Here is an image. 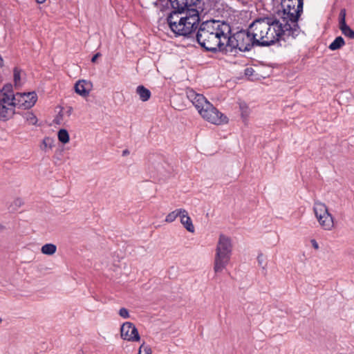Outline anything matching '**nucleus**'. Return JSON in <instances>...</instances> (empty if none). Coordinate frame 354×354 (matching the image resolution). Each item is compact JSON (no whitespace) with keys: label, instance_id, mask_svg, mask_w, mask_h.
<instances>
[{"label":"nucleus","instance_id":"c756f323","mask_svg":"<svg viewBox=\"0 0 354 354\" xmlns=\"http://www.w3.org/2000/svg\"><path fill=\"white\" fill-rule=\"evenodd\" d=\"M310 243L312 244V246L315 249V250H318L319 249V245L317 243V242L316 241L315 239H311L310 241Z\"/></svg>","mask_w":354,"mask_h":354},{"label":"nucleus","instance_id":"f03ea898","mask_svg":"<svg viewBox=\"0 0 354 354\" xmlns=\"http://www.w3.org/2000/svg\"><path fill=\"white\" fill-rule=\"evenodd\" d=\"M231 33L230 26L223 21L209 20L203 22L196 35L199 45L210 52L225 53L226 40Z\"/></svg>","mask_w":354,"mask_h":354},{"label":"nucleus","instance_id":"72a5a7b5","mask_svg":"<svg viewBox=\"0 0 354 354\" xmlns=\"http://www.w3.org/2000/svg\"><path fill=\"white\" fill-rule=\"evenodd\" d=\"M1 322V319L0 318V322Z\"/></svg>","mask_w":354,"mask_h":354},{"label":"nucleus","instance_id":"a878e982","mask_svg":"<svg viewBox=\"0 0 354 354\" xmlns=\"http://www.w3.org/2000/svg\"><path fill=\"white\" fill-rule=\"evenodd\" d=\"M346 10L342 9L339 14V27L346 24Z\"/></svg>","mask_w":354,"mask_h":354},{"label":"nucleus","instance_id":"f257e3e1","mask_svg":"<svg viewBox=\"0 0 354 354\" xmlns=\"http://www.w3.org/2000/svg\"><path fill=\"white\" fill-rule=\"evenodd\" d=\"M284 19L276 17H259L249 25V32L252 35L257 46H269L280 39L295 37Z\"/></svg>","mask_w":354,"mask_h":354},{"label":"nucleus","instance_id":"6ab92c4d","mask_svg":"<svg viewBox=\"0 0 354 354\" xmlns=\"http://www.w3.org/2000/svg\"><path fill=\"white\" fill-rule=\"evenodd\" d=\"M342 33L349 39H354V30L351 29L347 24L339 27Z\"/></svg>","mask_w":354,"mask_h":354},{"label":"nucleus","instance_id":"f8f14e48","mask_svg":"<svg viewBox=\"0 0 354 354\" xmlns=\"http://www.w3.org/2000/svg\"><path fill=\"white\" fill-rule=\"evenodd\" d=\"M120 336L124 340L139 342L140 336L136 326L131 322H124L120 328Z\"/></svg>","mask_w":354,"mask_h":354},{"label":"nucleus","instance_id":"dca6fc26","mask_svg":"<svg viewBox=\"0 0 354 354\" xmlns=\"http://www.w3.org/2000/svg\"><path fill=\"white\" fill-rule=\"evenodd\" d=\"M183 213H185V209H176L167 215L165 222L172 223L178 216H180V215Z\"/></svg>","mask_w":354,"mask_h":354},{"label":"nucleus","instance_id":"473e14b6","mask_svg":"<svg viewBox=\"0 0 354 354\" xmlns=\"http://www.w3.org/2000/svg\"><path fill=\"white\" fill-rule=\"evenodd\" d=\"M45 1H46V0H37V2L38 3H44Z\"/></svg>","mask_w":354,"mask_h":354},{"label":"nucleus","instance_id":"aec40b11","mask_svg":"<svg viewBox=\"0 0 354 354\" xmlns=\"http://www.w3.org/2000/svg\"><path fill=\"white\" fill-rule=\"evenodd\" d=\"M57 137L59 142H61L63 144L68 143L70 140L69 134L68 131L64 129L59 130L57 133Z\"/></svg>","mask_w":354,"mask_h":354},{"label":"nucleus","instance_id":"cd10ccee","mask_svg":"<svg viewBox=\"0 0 354 354\" xmlns=\"http://www.w3.org/2000/svg\"><path fill=\"white\" fill-rule=\"evenodd\" d=\"M13 203L17 207H21L23 205L24 202L21 198H17L14 201Z\"/></svg>","mask_w":354,"mask_h":354},{"label":"nucleus","instance_id":"0eeeda50","mask_svg":"<svg viewBox=\"0 0 354 354\" xmlns=\"http://www.w3.org/2000/svg\"><path fill=\"white\" fill-rule=\"evenodd\" d=\"M200 21L198 11L192 8L187 10L185 18L183 21L178 24L177 29L174 30L176 35L191 37L198 28Z\"/></svg>","mask_w":354,"mask_h":354},{"label":"nucleus","instance_id":"2f4dec72","mask_svg":"<svg viewBox=\"0 0 354 354\" xmlns=\"http://www.w3.org/2000/svg\"><path fill=\"white\" fill-rule=\"evenodd\" d=\"M129 153V151L127 149L124 150L123 152H122V155L123 156H126V155H127Z\"/></svg>","mask_w":354,"mask_h":354},{"label":"nucleus","instance_id":"2eb2a0df","mask_svg":"<svg viewBox=\"0 0 354 354\" xmlns=\"http://www.w3.org/2000/svg\"><path fill=\"white\" fill-rule=\"evenodd\" d=\"M136 93L139 95L140 99L142 102L147 101L151 97V92L144 86H138L136 88Z\"/></svg>","mask_w":354,"mask_h":354},{"label":"nucleus","instance_id":"c85d7f7f","mask_svg":"<svg viewBox=\"0 0 354 354\" xmlns=\"http://www.w3.org/2000/svg\"><path fill=\"white\" fill-rule=\"evenodd\" d=\"M257 261H258L259 264L260 266H263V256L262 254H260L258 255Z\"/></svg>","mask_w":354,"mask_h":354},{"label":"nucleus","instance_id":"5701e85b","mask_svg":"<svg viewBox=\"0 0 354 354\" xmlns=\"http://www.w3.org/2000/svg\"><path fill=\"white\" fill-rule=\"evenodd\" d=\"M13 72L15 85V86H19L21 85V70L15 67Z\"/></svg>","mask_w":354,"mask_h":354},{"label":"nucleus","instance_id":"7c9ffc66","mask_svg":"<svg viewBox=\"0 0 354 354\" xmlns=\"http://www.w3.org/2000/svg\"><path fill=\"white\" fill-rule=\"evenodd\" d=\"M101 57V54L100 53H96L91 59V62L95 63L98 57Z\"/></svg>","mask_w":354,"mask_h":354},{"label":"nucleus","instance_id":"bb28decb","mask_svg":"<svg viewBox=\"0 0 354 354\" xmlns=\"http://www.w3.org/2000/svg\"><path fill=\"white\" fill-rule=\"evenodd\" d=\"M119 315L124 319H127L130 317L129 310L125 308H122L119 310Z\"/></svg>","mask_w":354,"mask_h":354},{"label":"nucleus","instance_id":"b1692460","mask_svg":"<svg viewBox=\"0 0 354 354\" xmlns=\"http://www.w3.org/2000/svg\"><path fill=\"white\" fill-rule=\"evenodd\" d=\"M152 351L149 346L146 345L145 342H143L139 349L138 354H151Z\"/></svg>","mask_w":354,"mask_h":354},{"label":"nucleus","instance_id":"423d86ee","mask_svg":"<svg viewBox=\"0 0 354 354\" xmlns=\"http://www.w3.org/2000/svg\"><path fill=\"white\" fill-rule=\"evenodd\" d=\"M256 46L252 35L249 32V27L246 30H241L233 35H228L226 40L225 54H235L238 51L245 52Z\"/></svg>","mask_w":354,"mask_h":354},{"label":"nucleus","instance_id":"4468645a","mask_svg":"<svg viewBox=\"0 0 354 354\" xmlns=\"http://www.w3.org/2000/svg\"><path fill=\"white\" fill-rule=\"evenodd\" d=\"M180 223L184 226V227L189 231V232H194V226L192 223L191 218L189 216L187 210L185 209V213L181 214L180 215Z\"/></svg>","mask_w":354,"mask_h":354},{"label":"nucleus","instance_id":"a211bd4d","mask_svg":"<svg viewBox=\"0 0 354 354\" xmlns=\"http://www.w3.org/2000/svg\"><path fill=\"white\" fill-rule=\"evenodd\" d=\"M57 246L53 243H46L41 248V252L44 254L53 255L56 252Z\"/></svg>","mask_w":354,"mask_h":354},{"label":"nucleus","instance_id":"ddd939ff","mask_svg":"<svg viewBox=\"0 0 354 354\" xmlns=\"http://www.w3.org/2000/svg\"><path fill=\"white\" fill-rule=\"evenodd\" d=\"M92 84L91 82L86 80H79L75 84V91L82 97H86L88 95L90 91L91 90Z\"/></svg>","mask_w":354,"mask_h":354},{"label":"nucleus","instance_id":"39448f33","mask_svg":"<svg viewBox=\"0 0 354 354\" xmlns=\"http://www.w3.org/2000/svg\"><path fill=\"white\" fill-rule=\"evenodd\" d=\"M232 252V240L229 236L220 234L214 259V271L219 273L223 271L230 261Z\"/></svg>","mask_w":354,"mask_h":354},{"label":"nucleus","instance_id":"20e7f679","mask_svg":"<svg viewBox=\"0 0 354 354\" xmlns=\"http://www.w3.org/2000/svg\"><path fill=\"white\" fill-rule=\"evenodd\" d=\"M281 5L283 10L281 15L279 13V17L287 22L292 34L298 35L300 30L297 21L303 12L304 0H282Z\"/></svg>","mask_w":354,"mask_h":354},{"label":"nucleus","instance_id":"7ed1b4c3","mask_svg":"<svg viewBox=\"0 0 354 354\" xmlns=\"http://www.w3.org/2000/svg\"><path fill=\"white\" fill-rule=\"evenodd\" d=\"M186 94L205 120L215 125H222L228 122L227 117L214 106L204 95L189 88L187 90Z\"/></svg>","mask_w":354,"mask_h":354},{"label":"nucleus","instance_id":"4be33fe9","mask_svg":"<svg viewBox=\"0 0 354 354\" xmlns=\"http://www.w3.org/2000/svg\"><path fill=\"white\" fill-rule=\"evenodd\" d=\"M24 120L30 125H35L37 123V118L32 112H26L24 114Z\"/></svg>","mask_w":354,"mask_h":354},{"label":"nucleus","instance_id":"9d476101","mask_svg":"<svg viewBox=\"0 0 354 354\" xmlns=\"http://www.w3.org/2000/svg\"><path fill=\"white\" fill-rule=\"evenodd\" d=\"M313 212L320 227L324 230L330 231L334 228V218L324 203L315 201Z\"/></svg>","mask_w":354,"mask_h":354},{"label":"nucleus","instance_id":"1a4fd4ad","mask_svg":"<svg viewBox=\"0 0 354 354\" xmlns=\"http://www.w3.org/2000/svg\"><path fill=\"white\" fill-rule=\"evenodd\" d=\"M176 2L171 0H167L164 3V6L161 9L160 6H156L160 11H164L166 8H169V6L172 9V11L169 13L167 18V24L172 32L175 29H177L178 24H180L185 18V15L187 10H189L185 6H180L178 4L175 5Z\"/></svg>","mask_w":354,"mask_h":354},{"label":"nucleus","instance_id":"412c9836","mask_svg":"<svg viewBox=\"0 0 354 354\" xmlns=\"http://www.w3.org/2000/svg\"><path fill=\"white\" fill-rule=\"evenodd\" d=\"M54 146V140L50 137H45L41 145V149L46 151L47 149H52Z\"/></svg>","mask_w":354,"mask_h":354},{"label":"nucleus","instance_id":"393cba45","mask_svg":"<svg viewBox=\"0 0 354 354\" xmlns=\"http://www.w3.org/2000/svg\"><path fill=\"white\" fill-rule=\"evenodd\" d=\"M239 108L241 112V115L243 118H247L249 115V108L248 105L245 102H241L239 104Z\"/></svg>","mask_w":354,"mask_h":354},{"label":"nucleus","instance_id":"9b49d317","mask_svg":"<svg viewBox=\"0 0 354 354\" xmlns=\"http://www.w3.org/2000/svg\"><path fill=\"white\" fill-rule=\"evenodd\" d=\"M12 97L15 107L24 109L32 107L37 100V95L35 92L17 93L15 95L12 92Z\"/></svg>","mask_w":354,"mask_h":354},{"label":"nucleus","instance_id":"f3484780","mask_svg":"<svg viewBox=\"0 0 354 354\" xmlns=\"http://www.w3.org/2000/svg\"><path fill=\"white\" fill-rule=\"evenodd\" d=\"M345 45L344 39L342 37L339 36L329 45L328 48L331 50H336L341 48Z\"/></svg>","mask_w":354,"mask_h":354},{"label":"nucleus","instance_id":"6e6552de","mask_svg":"<svg viewBox=\"0 0 354 354\" xmlns=\"http://www.w3.org/2000/svg\"><path fill=\"white\" fill-rule=\"evenodd\" d=\"M12 97V86L5 85L0 90V120H7L15 113V105Z\"/></svg>","mask_w":354,"mask_h":354}]
</instances>
